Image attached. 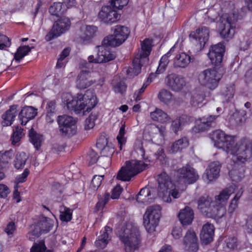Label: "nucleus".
<instances>
[{
	"instance_id": "c85d7f7f",
	"label": "nucleus",
	"mask_w": 252,
	"mask_h": 252,
	"mask_svg": "<svg viewBox=\"0 0 252 252\" xmlns=\"http://www.w3.org/2000/svg\"><path fill=\"white\" fill-rule=\"evenodd\" d=\"M197 204L198 209L200 210L202 214L206 215L211 206L216 205V202L213 201L208 196H201L198 199Z\"/></svg>"
},
{
	"instance_id": "09e8293b",
	"label": "nucleus",
	"mask_w": 252,
	"mask_h": 252,
	"mask_svg": "<svg viewBox=\"0 0 252 252\" xmlns=\"http://www.w3.org/2000/svg\"><path fill=\"white\" fill-rule=\"evenodd\" d=\"M76 126L72 125L70 126L60 125V130L64 135L68 136L74 135L76 132Z\"/></svg>"
},
{
	"instance_id": "a211bd4d",
	"label": "nucleus",
	"mask_w": 252,
	"mask_h": 252,
	"mask_svg": "<svg viewBox=\"0 0 252 252\" xmlns=\"http://www.w3.org/2000/svg\"><path fill=\"white\" fill-rule=\"evenodd\" d=\"M109 47L112 46L107 44H103V41L101 45L96 46L98 49L97 62L106 63L112 61L116 58L115 54L110 51Z\"/></svg>"
},
{
	"instance_id": "9b49d317",
	"label": "nucleus",
	"mask_w": 252,
	"mask_h": 252,
	"mask_svg": "<svg viewBox=\"0 0 252 252\" xmlns=\"http://www.w3.org/2000/svg\"><path fill=\"white\" fill-rule=\"evenodd\" d=\"M70 24L69 19L66 17L58 20L54 23L51 31L46 35L45 39L49 41L60 36L69 29Z\"/></svg>"
},
{
	"instance_id": "c03bdc74",
	"label": "nucleus",
	"mask_w": 252,
	"mask_h": 252,
	"mask_svg": "<svg viewBox=\"0 0 252 252\" xmlns=\"http://www.w3.org/2000/svg\"><path fill=\"white\" fill-rule=\"evenodd\" d=\"M36 115V111H20L19 117L21 121V124L25 125L28 122L33 119Z\"/></svg>"
},
{
	"instance_id": "9d476101",
	"label": "nucleus",
	"mask_w": 252,
	"mask_h": 252,
	"mask_svg": "<svg viewBox=\"0 0 252 252\" xmlns=\"http://www.w3.org/2000/svg\"><path fill=\"white\" fill-rule=\"evenodd\" d=\"M175 173L177 177V182L183 183L185 185L193 184L199 178L195 170L188 165L176 170Z\"/></svg>"
},
{
	"instance_id": "5fc2aeb1",
	"label": "nucleus",
	"mask_w": 252,
	"mask_h": 252,
	"mask_svg": "<svg viewBox=\"0 0 252 252\" xmlns=\"http://www.w3.org/2000/svg\"><path fill=\"white\" fill-rule=\"evenodd\" d=\"M23 135V129L21 127L16 126L13 130V133L11 137V143L15 145L20 140Z\"/></svg>"
},
{
	"instance_id": "774afa93",
	"label": "nucleus",
	"mask_w": 252,
	"mask_h": 252,
	"mask_svg": "<svg viewBox=\"0 0 252 252\" xmlns=\"http://www.w3.org/2000/svg\"><path fill=\"white\" fill-rule=\"evenodd\" d=\"M227 247L230 249H234L237 246V239L235 237L229 238L226 242Z\"/></svg>"
},
{
	"instance_id": "79ce46f5",
	"label": "nucleus",
	"mask_w": 252,
	"mask_h": 252,
	"mask_svg": "<svg viewBox=\"0 0 252 252\" xmlns=\"http://www.w3.org/2000/svg\"><path fill=\"white\" fill-rule=\"evenodd\" d=\"M60 218L62 221L68 222L72 219V210L64 206L61 205L60 207Z\"/></svg>"
},
{
	"instance_id": "0eeeda50",
	"label": "nucleus",
	"mask_w": 252,
	"mask_h": 252,
	"mask_svg": "<svg viewBox=\"0 0 252 252\" xmlns=\"http://www.w3.org/2000/svg\"><path fill=\"white\" fill-rule=\"evenodd\" d=\"M161 216L159 205L149 207L143 216V223L147 231L151 233L155 231Z\"/></svg>"
},
{
	"instance_id": "680f3d73",
	"label": "nucleus",
	"mask_w": 252,
	"mask_h": 252,
	"mask_svg": "<svg viewBox=\"0 0 252 252\" xmlns=\"http://www.w3.org/2000/svg\"><path fill=\"white\" fill-rule=\"evenodd\" d=\"M128 2V0H111V5L116 9H122Z\"/></svg>"
},
{
	"instance_id": "aec40b11",
	"label": "nucleus",
	"mask_w": 252,
	"mask_h": 252,
	"mask_svg": "<svg viewBox=\"0 0 252 252\" xmlns=\"http://www.w3.org/2000/svg\"><path fill=\"white\" fill-rule=\"evenodd\" d=\"M112 233V228L108 226H106L103 230L100 232V235L98 236L95 242V245L100 249L104 248L111 240V234Z\"/></svg>"
},
{
	"instance_id": "f257e3e1",
	"label": "nucleus",
	"mask_w": 252,
	"mask_h": 252,
	"mask_svg": "<svg viewBox=\"0 0 252 252\" xmlns=\"http://www.w3.org/2000/svg\"><path fill=\"white\" fill-rule=\"evenodd\" d=\"M64 109L68 110H91L97 104L96 95L93 90H88L84 94H77L73 97L69 93L62 95Z\"/></svg>"
},
{
	"instance_id": "e433bc0d",
	"label": "nucleus",
	"mask_w": 252,
	"mask_h": 252,
	"mask_svg": "<svg viewBox=\"0 0 252 252\" xmlns=\"http://www.w3.org/2000/svg\"><path fill=\"white\" fill-rule=\"evenodd\" d=\"M14 152L12 150L5 151L1 154L0 152V168H3L11 160L14 156Z\"/></svg>"
},
{
	"instance_id": "49530a36",
	"label": "nucleus",
	"mask_w": 252,
	"mask_h": 252,
	"mask_svg": "<svg viewBox=\"0 0 252 252\" xmlns=\"http://www.w3.org/2000/svg\"><path fill=\"white\" fill-rule=\"evenodd\" d=\"M15 116V113L12 112V111H5L2 115V126H6L11 125Z\"/></svg>"
},
{
	"instance_id": "a18cd8bd",
	"label": "nucleus",
	"mask_w": 252,
	"mask_h": 252,
	"mask_svg": "<svg viewBox=\"0 0 252 252\" xmlns=\"http://www.w3.org/2000/svg\"><path fill=\"white\" fill-rule=\"evenodd\" d=\"M172 93L166 89L160 90L158 95V97L160 101L166 104L170 102L172 99Z\"/></svg>"
},
{
	"instance_id": "39448f33",
	"label": "nucleus",
	"mask_w": 252,
	"mask_h": 252,
	"mask_svg": "<svg viewBox=\"0 0 252 252\" xmlns=\"http://www.w3.org/2000/svg\"><path fill=\"white\" fill-rule=\"evenodd\" d=\"M153 40L146 38L141 41V51L133 60V68L128 69L127 73L133 72L134 75H137L141 71V67L148 62V56L152 48Z\"/></svg>"
},
{
	"instance_id": "6e6552de",
	"label": "nucleus",
	"mask_w": 252,
	"mask_h": 252,
	"mask_svg": "<svg viewBox=\"0 0 252 252\" xmlns=\"http://www.w3.org/2000/svg\"><path fill=\"white\" fill-rule=\"evenodd\" d=\"M220 35L223 38L229 40L232 38L235 33L236 20L234 15L223 14L220 19Z\"/></svg>"
},
{
	"instance_id": "a19ab883",
	"label": "nucleus",
	"mask_w": 252,
	"mask_h": 252,
	"mask_svg": "<svg viewBox=\"0 0 252 252\" xmlns=\"http://www.w3.org/2000/svg\"><path fill=\"white\" fill-rule=\"evenodd\" d=\"M150 116L154 121L161 123L166 122L169 120L168 115L164 111H152Z\"/></svg>"
},
{
	"instance_id": "4be33fe9",
	"label": "nucleus",
	"mask_w": 252,
	"mask_h": 252,
	"mask_svg": "<svg viewBox=\"0 0 252 252\" xmlns=\"http://www.w3.org/2000/svg\"><path fill=\"white\" fill-rule=\"evenodd\" d=\"M246 140L247 141L245 144L246 145V149L243 151L242 154L245 155H241L243 157H239L238 156V153H236V161H239L241 163H244L248 161L250 158L252 157V139L250 140L247 138H244L242 139L240 141L238 142V145L243 144V141Z\"/></svg>"
},
{
	"instance_id": "338daca9",
	"label": "nucleus",
	"mask_w": 252,
	"mask_h": 252,
	"mask_svg": "<svg viewBox=\"0 0 252 252\" xmlns=\"http://www.w3.org/2000/svg\"><path fill=\"white\" fill-rule=\"evenodd\" d=\"M30 171L28 168L24 170V172L18 176L16 178V182L17 183H23L26 181L27 177L29 174Z\"/></svg>"
},
{
	"instance_id": "4468645a",
	"label": "nucleus",
	"mask_w": 252,
	"mask_h": 252,
	"mask_svg": "<svg viewBox=\"0 0 252 252\" xmlns=\"http://www.w3.org/2000/svg\"><path fill=\"white\" fill-rule=\"evenodd\" d=\"M98 18L107 24H112L118 21L120 15L110 6H104L101 8L98 15Z\"/></svg>"
},
{
	"instance_id": "b1692460",
	"label": "nucleus",
	"mask_w": 252,
	"mask_h": 252,
	"mask_svg": "<svg viewBox=\"0 0 252 252\" xmlns=\"http://www.w3.org/2000/svg\"><path fill=\"white\" fill-rule=\"evenodd\" d=\"M220 167L221 164L218 161H214L210 164L206 169L205 173L207 179L209 182L217 179L219 176Z\"/></svg>"
},
{
	"instance_id": "e2e57ef3",
	"label": "nucleus",
	"mask_w": 252,
	"mask_h": 252,
	"mask_svg": "<svg viewBox=\"0 0 252 252\" xmlns=\"http://www.w3.org/2000/svg\"><path fill=\"white\" fill-rule=\"evenodd\" d=\"M126 86L125 82L120 81L114 86V90L115 93L123 94L126 91Z\"/></svg>"
},
{
	"instance_id": "20e7f679",
	"label": "nucleus",
	"mask_w": 252,
	"mask_h": 252,
	"mask_svg": "<svg viewBox=\"0 0 252 252\" xmlns=\"http://www.w3.org/2000/svg\"><path fill=\"white\" fill-rule=\"evenodd\" d=\"M120 240L124 244L126 252H132L138 249L140 243L138 229L131 224H127L119 232Z\"/></svg>"
},
{
	"instance_id": "4c0bfd02",
	"label": "nucleus",
	"mask_w": 252,
	"mask_h": 252,
	"mask_svg": "<svg viewBox=\"0 0 252 252\" xmlns=\"http://www.w3.org/2000/svg\"><path fill=\"white\" fill-rule=\"evenodd\" d=\"M29 134L31 142L36 149H38L41 145L42 136L38 134L33 128L30 130Z\"/></svg>"
},
{
	"instance_id": "f704fd0d",
	"label": "nucleus",
	"mask_w": 252,
	"mask_h": 252,
	"mask_svg": "<svg viewBox=\"0 0 252 252\" xmlns=\"http://www.w3.org/2000/svg\"><path fill=\"white\" fill-rule=\"evenodd\" d=\"M97 28L94 26H86L81 28V38L84 40H89L92 38L96 32Z\"/></svg>"
},
{
	"instance_id": "052dcab7",
	"label": "nucleus",
	"mask_w": 252,
	"mask_h": 252,
	"mask_svg": "<svg viewBox=\"0 0 252 252\" xmlns=\"http://www.w3.org/2000/svg\"><path fill=\"white\" fill-rule=\"evenodd\" d=\"M86 158L88 162L89 165H91L95 163L98 159L97 154L92 150L89 152Z\"/></svg>"
},
{
	"instance_id": "a878e982",
	"label": "nucleus",
	"mask_w": 252,
	"mask_h": 252,
	"mask_svg": "<svg viewBox=\"0 0 252 252\" xmlns=\"http://www.w3.org/2000/svg\"><path fill=\"white\" fill-rule=\"evenodd\" d=\"M157 181L158 184V189H171L174 187L170 177L165 171H162L158 175Z\"/></svg>"
},
{
	"instance_id": "8fccbe9b",
	"label": "nucleus",
	"mask_w": 252,
	"mask_h": 252,
	"mask_svg": "<svg viewBox=\"0 0 252 252\" xmlns=\"http://www.w3.org/2000/svg\"><path fill=\"white\" fill-rule=\"evenodd\" d=\"M31 252H53L51 250H47L44 241H40L38 243H34L31 249Z\"/></svg>"
},
{
	"instance_id": "ea45409f",
	"label": "nucleus",
	"mask_w": 252,
	"mask_h": 252,
	"mask_svg": "<svg viewBox=\"0 0 252 252\" xmlns=\"http://www.w3.org/2000/svg\"><path fill=\"white\" fill-rule=\"evenodd\" d=\"M66 10V8H65L61 2L54 3L49 9V11L51 15L56 16H59L63 14Z\"/></svg>"
},
{
	"instance_id": "0e129e2a",
	"label": "nucleus",
	"mask_w": 252,
	"mask_h": 252,
	"mask_svg": "<svg viewBox=\"0 0 252 252\" xmlns=\"http://www.w3.org/2000/svg\"><path fill=\"white\" fill-rule=\"evenodd\" d=\"M10 44L9 38L0 33V49H3L5 47H9Z\"/></svg>"
},
{
	"instance_id": "2eb2a0df",
	"label": "nucleus",
	"mask_w": 252,
	"mask_h": 252,
	"mask_svg": "<svg viewBox=\"0 0 252 252\" xmlns=\"http://www.w3.org/2000/svg\"><path fill=\"white\" fill-rule=\"evenodd\" d=\"M165 82L172 91L179 92L186 85V81L184 77L172 73L167 75L165 78Z\"/></svg>"
},
{
	"instance_id": "603ef678",
	"label": "nucleus",
	"mask_w": 252,
	"mask_h": 252,
	"mask_svg": "<svg viewBox=\"0 0 252 252\" xmlns=\"http://www.w3.org/2000/svg\"><path fill=\"white\" fill-rule=\"evenodd\" d=\"M58 122L59 125L70 126L71 125H76L75 120L69 116H59L58 117Z\"/></svg>"
},
{
	"instance_id": "69168bd1",
	"label": "nucleus",
	"mask_w": 252,
	"mask_h": 252,
	"mask_svg": "<svg viewBox=\"0 0 252 252\" xmlns=\"http://www.w3.org/2000/svg\"><path fill=\"white\" fill-rule=\"evenodd\" d=\"M145 131H147L150 134H157L159 130V126L155 124L148 125L145 128Z\"/></svg>"
},
{
	"instance_id": "f8f14e48",
	"label": "nucleus",
	"mask_w": 252,
	"mask_h": 252,
	"mask_svg": "<svg viewBox=\"0 0 252 252\" xmlns=\"http://www.w3.org/2000/svg\"><path fill=\"white\" fill-rule=\"evenodd\" d=\"M96 147L101 151V157L100 158V161H104L102 165L107 167L111 161L110 157L114 152V148L108 145V139L104 136L99 138L96 142Z\"/></svg>"
},
{
	"instance_id": "72a5a7b5",
	"label": "nucleus",
	"mask_w": 252,
	"mask_h": 252,
	"mask_svg": "<svg viewBox=\"0 0 252 252\" xmlns=\"http://www.w3.org/2000/svg\"><path fill=\"white\" fill-rule=\"evenodd\" d=\"M189 145L188 139L184 137L175 141L171 145V151L172 153H177L187 148Z\"/></svg>"
},
{
	"instance_id": "864d4df0",
	"label": "nucleus",
	"mask_w": 252,
	"mask_h": 252,
	"mask_svg": "<svg viewBox=\"0 0 252 252\" xmlns=\"http://www.w3.org/2000/svg\"><path fill=\"white\" fill-rule=\"evenodd\" d=\"M205 95L203 93H194L191 100V104L194 108H197V107L200 104L204 99Z\"/></svg>"
},
{
	"instance_id": "37998d69",
	"label": "nucleus",
	"mask_w": 252,
	"mask_h": 252,
	"mask_svg": "<svg viewBox=\"0 0 252 252\" xmlns=\"http://www.w3.org/2000/svg\"><path fill=\"white\" fill-rule=\"evenodd\" d=\"M31 48L29 46L19 47L14 54V59L16 62H19L25 56L31 51Z\"/></svg>"
},
{
	"instance_id": "423d86ee",
	"label": "nucleus",
	"mask_w": 252,
	"mask_h": 252,
	"mask_svg": "<svg viewBox=\"0 0 252 252\" xmlns=\"http://www.w3.org/2000/svg\"><path fill=\"white\" fill-rule=\"evenodd\" d=\"M223 70L220 67H215L201 72L198 75L199 83L210 90H214L222 77Z\"/></svg>"
},
{
	"instance_id": "7ed1b4c3",
	"label": "nucleus",
	"mask_w": 252,
	"mask_h": 252,
	"mask_svg": "<svg viewBox=\"0 0 252 252\" xmlns=\"http://www.w3.org/2000/svg\"><path fill=\"white\" fill-rule=\"evenodd\" d=\"M211 138L214 142V146L219 148L225 150L228 154L233 156L234 160H236V153H238L239 157H243L241 155L243 150L246 149L245 143L247 142L246 140H244L243 144L238 145V143L235 144V137L229 135H227L223 131L218 129L214 131L212 134ZM244 155H245L244 154Z\"/></svg>"
},
{
	"instance_id": "412c9836",
	"label": "nucleus",
	"mask_w": 252,
	"mask_h": 252,
	"mask_svg": "<svg viewBox=\"0 0 252 252\" xmlns=\"http://www.w3.org/2000/svg\"><path fill=\"white\" fill-rule=\"evenodd\" d=\"M214 231L213 224L207 222L203 225L200 233V239L202 243L207 245L213 241Z\"/></svg>"
},
{
	"instance_id": "f03ea898",
	"label": "nucleus",
	"mask_w": 252,
	"mask_h": 252,
	"mask_svg": "<svg viewBox=\"0 0 252 252\" xmlns=\"http://www.w3.org/2000/svg\"><path fill=\"white\" fill-rule=\"evenodd\" d=\"M135 149L145 162L133 160L126 161L125 165L123 166L118 173V179L123 181H129L133 177L143 171L148 166L146 162H150V160L148 157H145V150L140 141L136 142Z\"/></svg>"
},
{
	"instance_id": "5701e85b",
	"label": "nucleus",
	"mask_w": 252,
	"mask_h": 252,
	"mask_svg": "<svg viewBox=\"0 0 252 252\" xmlns=\"http://www.w3.org/2000/svg\"><path fill=\"white\" fill-rule=\"evenodd\" d=\"M91 73L88 70H82L77 77L76 86L79 89H85L93 84L90 80Z\"/></svg>"
},
{
	"instance_id": "c9c22d12",
	"label": "nucleus",
	"mask_w": 252,
	"mask_h": 252,
	"mask_svg": "<svg viewBox=\"0 0 252 252\" xmlns=\"http://www.w3.org/2000/svg\"><path fill=\"white\" fill-rule=\"evenodd\" d=\"M28 159L26 154L24 152L17 153L14 160V166L17 169H23Z\"/></svg>"
},
{
	"instance_id": "ddd939ff",
	"label": "nucleus",
	"mask_w": 252,
	"mask_h": 252,
	"mask_svg": "<svg viewBox=\"0 0 252 252\" xmlns=\"http://www.w3.org/2000/svg\"><path fill=\"white\" fill-rule=\"evenodd\" d=\"M220 115H211L205 116L199 118L196 121V125L193 128L195 132H203L214 127L216 125V120Z\"/></svg>"
},
{
	"instance_id": "de8ad7c7",
	"label": "nucleus",
	"mask_w": 252,
	"mask_h": 252,
	"mask_svg": "<svg viewBox=\"0 0 252 252\" xmlns=\"http://www.w3.org/2000/svg\"><path fill=\"white\" fill-rule=\"evenodd\" d=\"M229 175L232 181L238 182L244 177V170L243 167L238 169H234L229 172Z\"/></svg>"
},
{
	"instance_id": "c756f323",
	"label": "nucleus",
	"mask_w": 252,
	"mask_h": 252,
	"mask_svg": "<svg viewBox=\"0 0 252 252\" xmlns=\"http://www.w3.org/2000/svg\"><path fill=\"white\" fill-rule=\"evenodd\" d=\"M191 61L189 56L185 53H181L176 56L173 61L174 67L185 68L187 67Z\"/></svg>"
},
{
	"instance_id": "bf43d9fd",
	"label": "nucleus",
	"mask_w": 252,
	"mask_h": 252,
	"mask_svg": "<svg viewBox=\"0 0 252 252\" xmlns=\"http://www.w3.org/2000/svg\"><path fill=\"white\" fill-rule=\"evenodd\" d=\"M103 178V176H94L92 180L90 188L92 189L96 190L100 186Z\"/></svg>"
},
{
	"instance_id": "1a4fd4ad",
	"label": "nucleus",
	"mask_w": 252,
	"mask_h": 252,
	"mask_svg": "<svg viewBox=\"0 0 252 252\" xmlns=\"http://www.w3.org/2000/svg\"><path fill=\"white\" fill-rule=\"evenodd\" d=\"M129 32V30L127 27L117 26L113 34L105 37L103 40V43L109 44L112 47L118 46L127 39Z\"/></svg>"
},
{
	"instance_id": "f3484780",
	"label": "nucleus",
	"mask_w": 252,
	"mask_h": 252,
	"mask_svg": "<svg viewBox=\"0 0 252 252\" xmlns=\"http://www.w3.org/2000/svg\"><path fill=\"white\" fill-rule=\"evenodd\" d=\"M224 52V45L221 43H219L211 47L208 55L212 63L215 65H218L221 63L222 60Z\"/></svg>"
},
{
	"instance_id": "13d9d810",
	"label": "nucleus",
	"mask_w": 252,
	"mask_h": 252,
	"mask_svg": "<svg viewBox=\"0 0 252 252\" xmlns=\"http://www.w3.org/2000/svg\"><path fill=\"white\" fill-rule=\"evenodd\" d=\"M125 134V125L123 124L120 127L119 134L117 136V139L118 141L119 144L120 145V149H122V146L125 144L126 142V139L124 137Z\"/></svg>"
},
{
	"instance_id": "3c124183",
	"label": "nucleus",
	"mask_w": 252,
	"mask_h": 252,
	"mask_svg": "<svg viewBox=\"0 0 252 252\" xmlns=\"http://www.w3.org/2000/svg\"><path fill=\"white\" fill-rule=\"evenodd\" d=\"M97 115L95 113H92L86 119L84 123V129L86 130H90L94 127V121L97 119Z\"/></svg>"
},
{
	"instance_id": "58836bf2",
	"label": "nucleus",
	"mask_w": 252,
	"mask_h": 252,
	"mask_svg": "<svg viewBox=\"0 0 252 252\" xmlns=\"http://www.w3.org/2000/svg\"><path fill=\"white\" fill-rule=\"evenodd\" d=\"M246 111H235L230 118V122L238 125L246 121Z\"/></svg>"
},
{
	"instance_id": "cd10ccee",
	"label": "nucleus",
	"mask_w": 252,
	"mask_h": 252,
	"mask_svg": "<svg viewBox=\"0 0 252 252\" xmlns=\"http://www.w3.org/2000/svg\"><path fill=\"white\" fill-rule=\"evenodd\" d=\"M234 185H232L229 188L224 189L218 195L215 196L214 202H216V204H219L220 205H222L224 206L230 195L234 192Z\"/></svg>"
},
{
	"instance_id": "7c9ffc66",
	"label": "nucleus",
	"mask_w": 252,
	"mask_h": 252,
	"mask_svg": "<svg viewBox=\"0 0 252 252\" xmlns=\"http://www.w3.org/2000/svg\"><path fill=\"white\" fill-rule=\"evenodd\" d=\"M154 197L151 190L148 188L142 189L136 196V200L138 202H150Z\"/></svg>"
},
{
	"instance_id": "bb28decb",
	"label": "nucleus",
	"mask_w": 252,
	"mask_h": 252,
	"mask_svg": "<svg viewBox=\"0 0 252 252\" xmlns=\"http://www.w3.org/2000/svg\"><path fill=\"white\" fill-rule=\"evenodd\" d=\"M226 214V209L224 206L219 204L211 206V208L205 216L215 219H219L223 217Z\"/></svg>"
},
{
	"instance_id": "dca6fc26",
	"label": "nucleus",
	"mask_w": 252,
	"mask_h": 252,
	"mask_svg": "<svg viewBox=\"0 0 252 252\" xmlns=\"http://www.w3.org/2000/svg\"><path fill=\"white\" fill-rule=\"evenodd\" d=\"M184 249L189 252H196L198 250V239L195 232L189 229L183 239Z\"/></svg>"
},
{
	"instance_id": "4d7b16f0",
	"label": "nucleus",
	"mask_w": 252,
	"mask_h": 252,
	"mask_svg": "<svg viewBox=\"0 0 252 252\" xmlns=\"http://www.w3.org/2000/svg\"><path fill=\"white\" fill-rule=\"evenodd\" d=\"M171 189L161 190L158 189V194L161 197L162 200L165 202H171V198L170 197Z\"/></svg>"
},
{
	"instance_id": "393cba45",
	"label": "nucleus",
	"mask_w": 252,
	"mask_h": 252,
	"mask_svg": "<svg viewBox=\"0 0 252 252\" xmlns=\"http://www.w3.org/2000/svg\"><path fill=\"white\" fill-rule=\"evenodd\" d=\"M178 218L183 225H189L191 223L194 218L193 211L190 207H186L180 211Z\"/></svg>"
},
{
	"instance_id": "6ab92c4d",
	"label": "nucleus",
	"mask_w": 252,
	"mask_h": 252,
	"mask_svg": "<svg viewBox=\"0 0 252 252\" xmlns=\"http://www.w3.org/2000/svg\"><path fill=\"white\" fill-rule=\"evenodd\" d=\"M190 36L195 39L201 49L204 46L208 40L209 36V29L206 27L199 28L195 32L191 33Z\"/></svg>"
},
{
	"instance_id": "473e14b6",
	"label": "nucleus",
	"mask_w": 252,
	"mask_h": 252,
	"mask_svg": "<svg viewBox=\"0 0 252 252\" xmlns=\"http://www.w3.org/2000/svg\"><path fill=\"white\" fill-rule=\"evenodd\" d=\"M175 46L176 44L170 49V51L167 54L161 57L156 72L157 74H162L166 70V67L169 63L168 57L170 55L171 53L174 51Z\"/></svg>"
},
{
	"instance_id": "6e6d98bb",
	"label": "nucleus",
	"mask_w": 252,
	"mask_h": 252,
	"mask_svg": "<svg viewBox=\"0 0 252 252\" xmlns=\"http://www.w3.org/2000/svg\"><path fill=\"white\" fill-rule=\"evenodd\" d=\"M110 197V194L108 193H105L104 195L103 198H99V201L96 203L95 208H94V211L95 212L99 211L101 210H102L105 205L107 203V202L108 201Z\"/></svg>"
},
{
	"instance_id": "2f4dec72",
	"label": "nucleus",
	"mask_w": 252,
	"mask_h": 252,
	"mask_svg": "<svg viewBox=\"0 0 252 252\" xmlns=\"http://www.w3.org/2000/svg\"><path fill=\"white\" fill-rule=\"evenodd\" d=\"M53 221L51 219L43 217L38 222L37 226L40 229V233H47L53 227Z\"/></svg>"
}]
</instances>
